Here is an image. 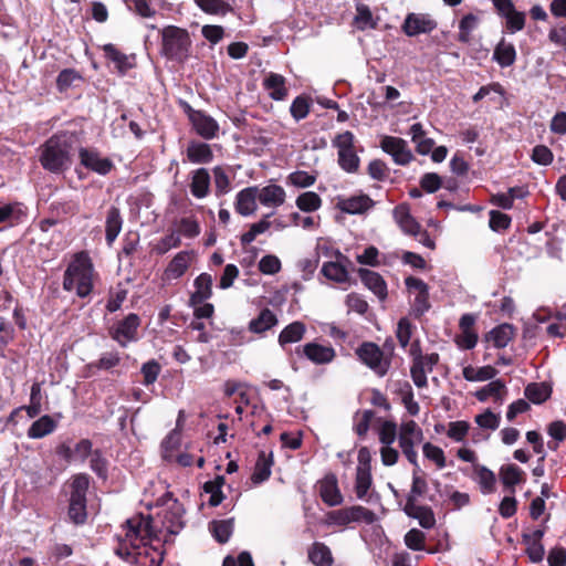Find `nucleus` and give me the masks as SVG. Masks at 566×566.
<instances>
[{
	"label": "nucleus",
	"instance_id": "obj_10",
	"mask_svg": "<svg viewBox=\"0 0 566 566\" xmlns=\"http://www.w3.org/2000/svg\"><path fill=\"white\" fill-rule=\"evenodd\" d=\"M140 319L137 314L130 313L124 319L114 325L109 334L122 347H126L129 342L136 340L137 329Z\"/></svg>",
	"mask_w": 566,
	"mask_h": 566
},
{
	"label": "nucleus",
	"instance_id": "obj_39",
	"mask_svg": "<svg viewBox=\"0 0 566 566\" xmlns=\"http://www.w3.org/2000/svg\"><path fill=\"white\" fill-rule=\"evenodd\" d=\"M475 480L480 485L483 494L493 493L495 490L496 478L495 474L488 468L476 464L474 467Z\"/></svg>",
	"mask_w": 566,
	"mask_h": 566
},
{
	"label": "nucleus",
	"instance_id": "obj_49",
	"mask_svg": "<svg viewBox=\"0 0 566 566\" xmlns=\"http://www.w3.org/2000/svg\"><path fill=\"white\" fill-rule=\"evenodd\" d=\"M479 18L473 13L465 14L459 23L458 40L462 43H469L471 41V32L476 29Z\"/></svg>",
	"mask_w": 566,
	"mask_h": 566
},
{
	"label": "nucleus",
	"instance_id": "obj_31",
	"mask_svg": "<svg viewBox=\"0 0 566 566\" xmlns=\"http://www.w3.org/2000/svg\"><path fill=\"white\" fill-rule=\"evenodd\" d=\"M276 315L270 308H263L258 317L249 323V331L254 334H262L277 324Z\"/></svg>",
	"mask_w": 566,
	"mask_h": 566
},
{
	"label": "nucleus",
	"instance_id": "obj_62",
	"mask_svg": "<svg viewBox=\"0 0 566 566\" xmlns=\"http://www.w3.org/2000/svg\"><path fill=\"white\" fill-rule=\"evenodd\" d=\"M426 535L418 528H411L405 535V544L412 551H422L424 548Z\"/></svg>",
	"mask_w": 566,
	"mask_h": 566
},
{
	"label": "nucleus",
	"instance_id": "obj_35",
	"mask_svg": "<svg viewBox=\"0 0 566 566\" xmlns=\"http://www.w3.org/2000/svg\"><path fill=\"white\" fill-rule=\"evenodd\" d=\"M306 332V327L302 322H293L289 324L279 335V344L284 347L287 344L300 342Z\"/></svg>",
	"mask_w": 566,
	"mask_h": 566
},
{
	"label": "nucleus",
	"instance_id": "obj_38",
	"mask_svg": "<svg viewBox=\"0 0 566 566\" xmlns=\"http://www.w3.org/2000/svg\"><path fill=\"white\" fill-rule=\"evenodd\" d=\"M55 421L48 415L35 420L28 429V437L31 439H41L54 431Z\"/></svg>",
	"mask_w": 566,
	"mask_h": 566
},
{
	"label": "nucleus",
	"instance_id": "obj_55",
	"mask_svg": "<svg viewBox=\"0 0 566 566\" xmlns=\"http://www.w3.org/2000/svg\"><path fill=\"white\" fill-rule=\"evenodd\" d=\"M120 355L118 352H107L102 354L101 358L92 363L90 366L102 370H109L120 364Z\"/></svg>",
	"mask_w": 566,
	"mask_h": 566
},
{
	"label": "nucleus",
	"instance_id": "obj_57",
	"mask_svg": "<svg viewBox=\"0 0 566 566\" xmlns=\"http://www.w3.org/2000/svg\"><path fill=\"white\" fill-rule=\"evenodd\" d=\"M378 434L382 446H391L398 437L397 424L390 420L384 421Z\"/></svg>",
	"mask_w": 566,
	"mask_h": 566
},
{
	"label": "nucleus",
	"instance_id": "obj_46",
	"mask_svg": "<svg viewBox=\"0 0 566 566\" xmlns=\"http://www.w3.org/2000/svg\"><path fill=\"white\" fill-rule=\"evenodd\" d=\"M196 4L206 13L209 14H227L233 9L226 0H195Z\"/></svg>",
	"mask_w": 566,
	"mask_h": 566
},
{
	"label": "nucleus",
	"instance_id": "obj_25",
	"mask_svg": "<svg viewBox=\"0 0 566 566\" xmlns=\"http://www.w3.org/2000/svg\"><path fill=\"white\" fill-rule=\"evenodd\" d=\"M319 494L322 500L329 506H336L343 502L335 475L325 476L319 486Z\"/></svg>",
	"mask_w": 566,
	"mask_h": 566
},
{
	"label": "nucleus",
	"instance_id": "obj_11",
	"mask_svg": "<svg viewBox=\"0 0 566 566\" xmlns=\"http://www.w3.org/2000/svg\"><path fill=\"white\" fill-rule=\"evenodd\" d=\"M380 147L392 157L397 165L405 166L413 159V155L408 148L407 142L402 138L385 136L380 142Z\"/></svg>",
	"mask_w": 566,
	"mask_h": 566
},
{
	"label": "nucleus",
	"instance_id": "obj_32",
	"mask_svg": "<svg viewBox=\"0 0 566 566\" xmlns=\"http://www.w3.org/2000/svg\"><path fill=\"white\" fill-rule=\"evenodd\" d=\"M187 158L192 164H208L213 159V153L206 143L190 142L187 147Z\"/></svg>",
	"mask_w": 566,
	"mask_h": 566
},
{
	"label": "nucleus",
	"instance_id": "obj_45",
	"mask_svg": "<svg viewBox=\"0 0 566 566\" xmlns=\"http://www.w3.org/2000/svg\"><path fill=\"white\" fill-rule=\"evenodd\" d=\"M371 470H366L363 468L356 469V479H355V493L359 500H364L368 493V490L371 486Z\"/></svg>",
	"mask_w": 566,
	"mask_h": 566
},
{
	"label": "nucleus",
	"instance_id": "obj_30",
	"mask_svg": "<svg viewBox=\"0 0 566 566\" xmlns=\"http://www.w3.org/2000/svg\"><path fill=\"white\" fill-rule=\"evenodd\" d=\"M505 394V384L501 379H496L478 390L475 397L482 402L486 401L489 398H493L495 402L502 403Z\"/></svg>",
	"mask_w": 566,
	"mask_h": 566
},
{
	"label": "nucleus",
	"instance_id": "obj_34",
	"mask_svg": "<svg viewBox=\"0 0 566 566\" xmlns=\"http://www.w3.org/2000/svg\"><path fill=\"white\" fill-rule=\"evenodd\" d=\"M273 464L272 455H268L264 451L259 453L254 471L251 480L254 484H260L266 481L271 475V467Z\"/></svg>",
	"mask_w": 566,
	"mask_h": 566
},
{
	"label": "nucleus",
	"instance_id": "obj_36",
	"mask_svg": "<svg viewBox=\"0 0 566 566\" xmlns=\"http://www.w3.org/2000/svg\"><path fill=\"white\" fill-rule=\"evenodd\" d=\"M514 327L511 324H502L494 327L488 335V340L492 342L494 347L504 348L513 339Z\"/></svg>",
	"mask_w": 566,
	"mask_h": 566
},
{
	"label": "nucleus",
	"instance_id": "obj_8",
	"mask_svg": "<svg viewBox=\"0 0 566 566\" xmlns=\"http://www.w3.org/2000/svg\"><path fill=\"white\" fill-rule=\"evenodd\" d=\"M356 355L379 377H384L391 366V358L385 356L380 347L371 342L363 343L356 349Z\"/></svg>",
	"mask_w": 566,
	"mask_h": 566
},
{
	"label": "nucleus",
	"instance_id": "obj_5",
	"mask_svg": "<svg viewBox=\"0 0 566 566\" xmlns=\"http://www.w3.org/2000/svg\"><path fill=\"white\" fill-rule=\"evenodd\" d=\"M90 486V478L86 474H77L71 484L69 516L75 524L86 521V493Z\"/></svg>",
	"mask_w": 566,
	"mask_h": 566
},
{
	"label": "nucleus",
	"instance_id": "obj_4",
	"mask_svg": "<svg viewBox=\"0 0 566 566\" xmlns=\"http://www.w3.org/2000/svg\"><path fill=\"white\" fill-rule=\"evenodd\" d=\"M192 41L186 29L168 25L161 30V54L168 60L184 63L190 55Z\"/></svg>",
	"mask_w": 566,
	"mask_h": 566
},
{
	"label": "nucleus",
	"instance_id": "obj_42",
	"mask_svg": "<svg viewBox=\"0 0 566 566\" xmlns=\"http://www.w3.org/2000/svg\"><path fill=\"white\" fill-rule=\"evenodd\" d=\"M551 388L544 382L528 384L524 390L525 397L533 403H542L551 396Z\"/></svg>",
	"mask_w": 566,
	"mask_h": 566
},
{
	"label": "nucleus",
	"instance_id": "obj_6",
	"mask_svg": "<svg viewBox=\"0 0 566 566\" xmlns=\"http://www.w3.org/2000/svg\"><path fill=\"white\" fill-rule=\"evenodd\" d=\"M332 145L337 148L338 165L348 174L358 171L360 159L355 150V136L346 130L337 134L332 140Z\"/></svg>",
	"mask_w": 566,
	"mask_h": 566
},
{
	"label": "nucleus",
	"instance_id": "obj_37",
	"mask_svg": "<svg viewBox=\"0 0 566 566\" xmlns=\"http://www.w3.org/2000/svg\"><path fill=\"white\" fill-rule=\"evenodd\" d=\"M524 472L515 464L503 465L500 469V479L510 493H514V486L523 481Z\"/></svg>",
	"mask_w": 566,
	"mask_h": 566
},
{
	"label": "nucleus",
	"instance_id": "obj_3",
	"mask_svg": "<svg viewBox=\"0 0 566 566\" xmlns=\"http://www.w3.org/2000/svg\"><path fill=\"white\" fill-rule=\"evenodd\" d=\"M72 143L65 134L51 136L42 146L40 163L50 172L61 174L71 165Z\"/></svg>",
	"mask_w": 566,
	"mask_h": 566
},
{
	"label": "nucleus",
	"instance_id": "obj_2",
	"mask_svg": "<svg viewBox=\"0 0 566 566\" xmlns=\"http://www.w3.org/2000/svg\"><path fill=\"white\" fill-rule=\"evenodd\" d=\"M94 268L91 258L84 251L75 253L63 275V289L75 292L81 298L93 291Z\"/></svg>",
	"mask_w": 566,
	"mask_h": 566
},
{
	"label": "nucleus",
	"instance_id": "obj_28",
	"mask_svg": "<svg viewBox=\"0 0 566 566\" xmlns=\"http://www.w3.org/2000/svg\"><path fill=\"white\" fill-rule=\"evenodd\" d=\"M210 190V175L206 168H199L192 171L190 191L193 197L202 199L208 196Z\"/></svg>",
	"mask_w": 566,
	"mask_h": 566
},
{
	"label": "nucleus",
	"instance_id": "obj_59",
	"mask_svg": "<svg viewBox=\"0 0 566 566\" xmlns=\"http://www.w3.org/2000/svg\"><path fill=\"white\" fill-rule=\"evenodd\" d=\"M287 180L297 188H307L315 184L316 177L304 170H297L289 175Z\"/></svg>",
	"mask_w": 566,
	"mask_h": 566
},
{
	"label": "nucleus",
	"instance_id": "obj_19",
	"mask_svg": "<svg viewBox=\"0 0 566 566\" xmlns=\"http://www.w3.org/2000/svg\"><path fill=\"white\" fill-rule=\"evenodd\" d=\"M303 355L316 365H324L331 363L335 358L336 353L332 346L312 342L303 346Z\"/></svg>",
	"mask_w": 566,
	"mask_h": 566
},
{
	"label": "nucleus",
	"instance_id": "obj_9",
	"mask_svg": "<svg viewBox=\"0 0 566 566\" xmlns=\"http://www.w3.org/2000/svg\"><path fill=\"white\" fill-rule=\"evenodd\" d=\"M167 509L163 515V525L170 534H178L184 527V513L182 504L172 497L171 493H166L163 499Z\"/></svg>",
	"mask_w": 566,
	"mask_h": 566
},
{
	"label": "nucleus",
	"instance_id": "obj_1",
	"mask_svg": "<svg viewBox=\"0 0 566 566\" xmlns=\"http://www.w3.org/2000/svg\"><path fill=\"white\" fill-rule=\"evenodd\" d=\"M153 518L147 515L136 514L125 522V535L118 536V546L115 554L122 559L139 564L142 556L150 557L149 566H161L163 553L155 548H148L145 541L155 535Z\"/></svg>",
	"mask_w": 566,
	"mask_h": 566
},
{
	"label": "nucleus",
	"instance_id": "obj_18",
	"mask_svg": "<svg viewBox=\"0 0 566 566\" xmlns=\"http://www.w3.org/2000/svg\"><path fill=\"white\" fill-rule=\"evenodd\" d=\"M259 188L256 186L248 187L238 192L235 198V210L241 216H251L256 209Z\"/></svg>",
	"mask_w": 566,
	"mask_h": 566
},
{
	"label": "nucleus",
	"instance_id": "obj_51",
	"mask_svg": "<svg viewBox=\"0 0 566 566\" xmlns=\"http://www.w3.org/2000/svg\"><path fill=\"white\" fill-rule=\"evenodd\" d=\"M211 531L219 543H227L232 534L233 523L231 520L212 522Z\"/></svg>",
	"mask_w": 566,
	"mask_h": 566
},
{
	"label": "nucleus",
	"instance_id": "obj_27",
	"mask_svg": "<svg viewBox=\"0 0 566 566\" xmlns=\"http://www.w3.org/2000/svg\"><path fill=\"white\" fill-rule=\"evenodd\" d=\"M123 227V219L120 216V211L117 207L112 206L107 210L106 221H105V239L108 245H112L113 242L118 237Z\"/></svg>",
	"mask_w": 566,
	"mask_h": 566
},
{
	"label": "nucleus",
	"instance_id": "obj_56",
	"mask_svg": "<svg viewBox=\"0 0 566 566\" xmlns=\"http://www.w3.org/2000/svg\"><path fill=\"white\" fill-rule=\"evenodd\" d=\"M181 243L180 235L177 232H171L161 238L158 243L154 247V251L163 255L172 248H178Z\"/></svg>",
	"mask_w": 566,
	"mask_h": 566
},
{
	"label": "nucleus",
	"instance_id": "obj_26",
	"mask_svg": "<svg viewBox=\"0 0 566 566\" xmlns=\"http://www.w3.org/2000/svg\"><path fill=\"white\" fill-rule=\"evenodd\" d=\"M263 87L274 101H283L287 96L285 77L277 73H270L263 80Z\"/></svg>",
	"mask_w": 566,
	"mask_h": 566
},
{
	"label": "nucleus",
	"instance_id": "obj_50",
	"mask_svg": "<svg viewBox=\"0 0 566 566\" xmlns=\"http://www.w3.org/2000/svg\"><path fill=\"white\" fill-rule=\"evenodd\" d=\"M419 470H420L419 467L418 468L415 467V470L412 473L411 490L407 496L406 503H410L411 499H412V503H417V499L419 496H422L428 490V483L423 476L419 475Z\"/></svg>",
	"mask_w": 566,
	"mask_h": 566
},
{
	"label": "nucleus",
	"instance_id": "obj_43",
	"mask_svg": "<svg viewBox=\"0 0 566 566\" xmlns=\"http://www.w3.org/2000/svg\"><path fill=\"white\" fill-rule=\"evenodd\" d=\"M321 272L326 279L337 283H345L348 281V271L338 262H325Z\"/></svg>",
	"mask_w": 566,
	"mask_h": 566
},
{
	"label": "nucleus",
	"instance_id": "obj_24",
	"mask_svg": "<svg viewBox=\"0 0 566 566\" xmlns=\"http://www.w3.org/2000/svg\"><path fill=\"white\" fill-rule=\"evenodd\" d=\"M191 253L188 251L178 252L174 259L168 263L165 270L166 280H176L181 277L189 268Z\"/></svg>",
	"mask_w": 566,
	"mask_h": 566
},
{
	"label": "nucleus",
	"instance_id": "obj_58",
	"mask_svg": "<svg viewBox=\"0 0 566 566\" xmlns=\"http://www.w3.org/2000/svg\"><path fill=\"white\" fill-rule=\"evenodd\" d=\"M310 102L307 97L297 96L290 107L291 115L293 118L298 122L305 118L310 113Z\"/></svg>",
	"mask_w": 566,
	"mask_h": 566
},
{
	"label": "nucleus",
	"instance_id": "obj_14",
	"mask_svg": "<svg viewBox=\"0 0 566 566\" xmlns=\"http://www.w3.org/2000/svg\"><path fill=\"white\" fill-rule=\"evenodd\" d=\"M437 28V22L426 14L409 13L402 24V31L408 36L429 33Z\"/></svg>",
	"mask_w": 566,
	"mask_h": 566
},
{
	"label": "nucleus",
	"instance_id": "obj_15",
	"mask_svg": "<svg viewBox=\"0 0 566 566\" xmlns=\"http://www.w3.org/2000/svg\"><path fill=\"white\" fill-rule=\"evenodd\" d=\"M374 200L367 195H358L349 198H339L336 207L348 214H361L373 208Z\"/></svg>",
	"mask_w": 566,
	"mask_h": 566
},
{
	"label": "nucleus",
	"instance_id": "obj_13",
	"mask_svg": "<svg viewBox=\"0 0 566 566\" xmlns=\"http://www.w3.org/2000/svg\"><path fill=\"white\" fill-rule=\"evenodd\" d=\"M439 363V355L437 353H432L429 355H423L422 357L416 358L412 361L410 368V376L412 378L413 384L418 388L427 387V374L433 370V367Z\"/></svg>",
	"mask_w": 566,
	"mask_h": 566
},
{
	"label": "nucleus",
	"instance_id": "obj_22",
	"mask_svg": "<svg viewBox=\"0 0 566 566\" xmlns=\"http://www.w3.org/2000/svg\"><path fill=\"white\" fill-rule=\"evenodd\" d=\"M359 277L364 285L370 290L380 300H385L387 296V284L382 276L368 269L358 270Z\"/></svg>",
	"mask_w": 566,
	"mask_h": 566
},
{
	"label": "nucleus",
	"instance_id": "obj_44",
	"mask_svg": "<svg viewBox=\"0 0 566 566\" xmlns=\"http://www.w3.org/2000/svg\"><path fill=\"white\" fill-rule=\"evenodd\" d=\"M272 214L273 213L265 214L259 222L251 224L250 230L241 235L240 241L243 247L252 243L256 235L262 234L270 229L272 222L269 221V218Z\"/></svg>",
	"mask_w": 566,
	"mask_h": 566
},
{
	"label": "nucleus",
	"instance_id": "obj_40",
	"mask_svg": "<svg viewBox=\"0 0 566 566\" xmlns=\"http://www.w3.org/2000/svg\"><path fill=\"white\" fill-rule=\"evenodd\" d=\"M310 560L316 566H331L333 557L331 549L323 543H314L308 551Z\"/></svg>",
	"mask_w": 566,
	"mask_h": 566
},
{
	"label": "nucleus",
	"instance_id": "obj_20",
	"mask_svg": "<svg viewBox=\"0 0 566 566\" xmlns=\"http://www.w3.org/2000/svg\"><path fill=\"white\" fill-rule=\"evenodd\" d=\"M195 292L190 295V306L202 304L212 295V276L208 273H201L193 282Z\"/></svg>",
	"mask_w": 566,
	"mask_h": 566
},
{
	"label": "nucleus",
	"instance_id": "obj_54",
	"mask_svg": "<svg viewBox=\"0 0 566 566\" xmlns=\"http://www.w3.org/2000/svg\"><path fill=\"white\" fill-rule=\"evenodd\" d=\"M423 455L436 463L439 469H443L447 465L443 450L430 442H426L422 447Z\"/></svg>",
	"mask_w": 566,
	"mask_h": 566
},
{
	"label": "nucleus",
	"instance_id": "obj_12",
	"mask_svg": "<svg viewBox=\"0 0 566 566\" xmlns=\"http://www.w3.org/2000/svg\"><path fill=\"white\" fill-rule=\"evenodd\" d=\"M188 116L196 133L205 139H213L219 133V124L202 111L188 106Z\"/></svg>",
	"mask_w": 566,
	"mask_h": 566
},
{
	"label": "nucleus",
	"instance_id": "obj_60",
	"mask_svg": "<svg viewBox=\"0 0 566 566\" xmlns=\"http://www.w3.org/2000/svg\"><path fill=\"white\" fill-rule=\"evenodd\" d=\"M281 261L276 255L268 254L259 261V270L263 274L273 275L281 271Z\"/></svg>",
	"mask_w": 566,
	"mask_h": 566
},
{
	"label": "nucleus",
	"instance_id": "obj_29",
	"mask_svg": "<svg viewBox=\"0 0 566 566\" xmlns=\"http://www.w3.org/2000/svg\"><path fill=\"white\" fill-rule=\"evenodd\" d=\"M493 60L501 67L513 65L516 60V50L513 43L506 42L505 39L502 38L493 51Z\"/></svg>",
	"mask_w": 566,
	"mask_h": 566
},
{
	"label": "nucleus",
	"instance_id": "obj_52",
	"mask_svg": "<svg viewBox=\"0 0 566 566\" xmlns=\"http://www.w3.org/2000/svg\"><path fill=\"white\" fill-rule=\"evenodd\" d=\"M161 371V366L156 359H150L142 365L140 373L144 377L145 386L153 385Z\"/></svg>",
	"mask_w": 566,
	"mask_h": 566
},
{
	"label": "nucleus",
	"instance_id": "obj_16",
	"mask_svg": "<svg viewBox=\"0 0 566 566\" xmlns=\"http://www.w3.org/2000/svg\"><path fill=\"white\" fill-rule=\"evenodd\" d=\"M81 164L99 175H107L112 168L113 163L108 158H103L98 153L81 148L78 151Z\"/></svg>",
	"mask_w": 566,
	"mask_h": 566
},
{
	"label": "nucleus",
	"instance_id": "obj_23",
	"mask_svg": "<svg viewBox=\"0 0 566 566\" xmlns=\"http://www.w3.org/2000/svg\"><path fill=\"white\" fill-rule=\"evenodd\" d=\"M286 193L283 187L279 185H268L259 188L258 200L265 207L277 208L285 201Z\"/></svg>",
	"mask_w": 566,
	"mask_h": 566
},
{
	"label": "nucleus",
	"instance_id": "obj_61",
	"mask_svg": "<svg viewBox=\"0 0 566 566\" xmlns=\"http://www.w3.org/2000/svg\"><path fill=\"white\" fill-rule=\"evenodd\" d=\"M103 51L106 55L107 59H109L111 61H113L116 66L118 67L119 71H124L127 69V56L122 53L120 51H118L114 44H105L103 46Z\"/></svg>",
	"mask_w": 566,
	"mask_h": 566
},
{
	"label": "nucleus",
	"instance_id": "obj_33",
	"mask_svg": "<svg viewBox=\"0 0 566 566\" xmlns=\"http://www.w3.org/2000/svg\"><path fill=\"white\" fill-rule=\"evenodd\" d=\"M27 217L22 203L13 202L0 207V223L8 222L10 226L20 223Z\"/></svg>",
	"mask_w": 566,
	"mask_h": 566
},
{
	"label": "nucleus",
	"instance_id": "obj_7",
	"mask_svg": "<svg viewBox=\"0 0 566 566\" xmlns=\"http://www.w3.org/2000/svg\"><path fill=\"white\" fill-rule=\"evenodd\" d=\"M422 440V429L417 424L416 421L409 420L400 424L398 431L399 447L407 460L416 468H418V453L415 450V447L421 443Z\"/></svg>",
	"mask_w": 566,
	"mask_h": 566
},
{
	"label": "nucleus",
	"instance_id": "obj_53",
	"mask_svg": "<svg viewBox=\"0 0 566 566\" xmlns=\"http://www.w3.org/2000/svg\"><path fill=\"white\" fill-rule=\"evenodd\" d=\"M349 521L353 522H365L366 524H373L376 521V514L364 506L354 505L348 507Z\"/></svg>",
	"mask_w": 566,
	"mask_h": 566
},
{
	"label": "nucleus",
	"instance_id": "obj_47",
	"mask_svg": "<svg viewBox=\"0 0 566 566\" xmlns=\"http://www.w3.org/2000/svg\"><path fill=\"white\" fill-rule=\"evenodd\" d=\"M296 207L304 212H314L322 206L321 197L314 191L301 193L295 200Z\"/></svg>",
	"mask_w": 566,
	"mask_h": 566
},
{
	"label": "nucleus",
	"instance_id": "obj_41",
	"mask_svg": "<svg viewBox=\"0 0 566 566\" xmlns=\"http://www.w3.org/2000/svg\"><path fill=\"white\" fill-rule=\"evenodd\" d=\"M224 484V478L222 475H217L214 480L207 481L203 484V491L210 494V499L208 501L210 506H218L222 500L224 499L221 488Z\"/></svg>",
	"mask_w": 566,
	"mask_h": 566
},
{
	"label": "nucleus",
	"instance_id": "obj_17",
	"mask_svg": "<svg viewBox=\"0 0 566 566\" xmlns=\"http://www.w3.org/2000/svg\"><path fill=\"white\" fill-rule=\"evenodd\" d=\"M394 219L398 223L401 231L408 235L417 238V233L421 229L420 223L411 216L408 205H398L394 209Z\"/></svg>",
	"mask_w": 566,
	"mask_h": 566
},
{
	"label": "nucleus",
	"instance_id": "obj_64",
	"mask_svg": "<svg viewBox=\"0 0 566 566\" xmlns=\"http://www.w3.org/2000/svg\"><path fill=\"white\" fill-rule=\"evenodd\" d=\"M475 422L483 429L496 430L500 426V416L488 409L475 417Z\"/></svg>",
	"mask_w": 566,
	"mask_h": 566
},
{
	"label": "nucleus",
	"instance_id": "obj_63",
	"mask_svg": "<svg viewBox=\"0 0 566 566\" xmlns=\"http://www.w3.org/2000/svg\"><path fill=\"white\" fill-rule=\"evenodd\" d=\"M503 17L506 20V27L511 33L523 30L525 25V14L523 12L516 11L514 8L513 11L507 12Z\"/></svg>",
	"mask_w": 566,
	"mask_h": 566
},
{
	"label": "nucleus",
	"instance_id": "obj_48",
	"mask_svg": "<svg viewBox=\"0 0 566 566\" xmlns=\"http://www.w3.org/2000/svg\"><path fill=\"white\" fill-rule=\"evenodd\" d=\"M354 24L359 30L376 28V22L373 19V13L367 4L358 3L356 6V15L354 18Z\"/></svg>",
	"mask_w": 566,
	"mask_h": 566
},
{
	"label": "nucleus",
	"instance_id": "obj_21",
	"mask_svg": "<svg viewBox=\"0 0 566 566\" xmlns=\"http://www.w3.org/2000/svg\"><path fill=\"white\" fill-rule=\"evenodd\" d=\"M403 512L409 517L418 520L420 526L423 528L430 530L436 525V517L431 507L417 505V503H412V499L410 503H406Z\"/></svg>",
	"mask_w": 566,
	"mask_h": 566
}]
</instances>
